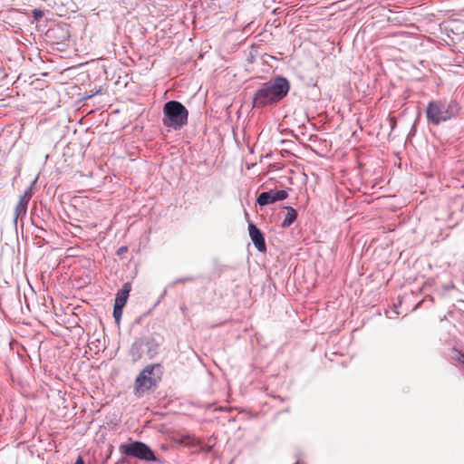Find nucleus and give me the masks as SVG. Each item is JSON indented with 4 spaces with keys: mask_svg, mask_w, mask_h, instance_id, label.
<instances>
[{
    "mask_svg": "<svg viewBox=\"0 0 464 464\" xmlns=\"http://www.w3.org/2000/svg\"><path fill=\"white\" fill-rule=\"evenodd\" d=\"M453 353H454V359H456L459 362L462 370H464V353H460L458 350H454Z\"/></svg>",
    "mask_w": 464,
    "mask_h": 464,
    "instance_id": "obj_13",
    "label": "nucleus"
},
{
    "mask_svg": "<svg viewBox=\"0 0 464 464\" xmlns=\"http://www.w3.org/2000/svg\"><path fill=\"white\" fill-rule=\"evenodd\" d=\"M120 451L129 457H133L145 461H158L152 450L141 441H132L129 444H121Z\"/></svg>",
    "mask_w": 464,
    "mask_h": 464,
    "instance_id": "obj_5",
    "label": "nucleus"
},
{
    "mask_svg": "<svg viewBox=\"0 0 464 464\" xmlns=\"http://www.w3.org/2000/svg\"><path fill=\"white\" fill-rule=\"evenodd\" d=\"M460 111V106L453 99H442L430 101L425 110L429 124L437 126L441 122L455 118Z\"/></svg>",
    "mask_w": 464,
    "mask_h": 464,
    "instance_id": "obj_2",
    "label": "nucleus"
},
{
    "mask_svg": "<svg viewBox=\"0 0 464 464\" xmlns=\"http://www.w3.org/2000/svg\"><path fill=\"white\" fill-rule=\"evenodd\" d=\"M128 251V247L125 246H121L118 250H117V255L118 256H122L123 254H125L126 252Z\"/></svg>",
    "mask_w": 464,
    "mask_h": 464,
    "instance_id": "obj_16",
    "label": "nucleus"
},
{
    "mask_svg": "<svg viewBox=\"0 0 464 464\" xmlns=\"http://www.w3.org/2000/svg\"><path fill=\"white\" fill-rule=\"evenodd\" d=\"M32 198V190L31 188H27L24 195H22L19 198V200L16 204L15 209H14V222H17L18 218H22L25 217L27 212V205Z\"/></svg>",
    "mask_w": 464,
    "mask_h": 464,
    "instance_id": "obj_9",
    "label": "nucleus"
},
{
    "mask_svg": "<svg viewBox=\"0 0 464 464\" xmlns=\"http://www.w3.org/2000/svg\"><path fill=\"white\" fill-rule=\"evenodd\" d=\"M160 368V364H151L146 366L138 375L135 381V389L137 392H144L157 386L160 377L153 376L154 370Z\"/></svg>",
    "mask_w": 464,
    "mask_h": 464,
    "instance_id": "obj_6",
    "label": "nucleus"
},
{
    "mask_svg": "<svg viewBox=\"0 0 464 464\" xmlns=\"http://www.w3.org/2000/svg\"><path fill=\"white\" fill-rule=\"evenodd\" d=\"M130 290H131V285L130 282H126L125 284H123L122 287L120 290H118V292L116 294L114 304H120L121 306H125Z\"/></svg>",
    "mask_w": 464,
    "mask_h": 464,
    "instance_id": "obj_10",
    "label": "nucleus"
},
{
    "mask_svg": "<svg viewBox=\"0 0 464 464\" xmlns=\"http://www.w3.org/2000/svg\"><path fill=\"white\" fill-rule=\"evenodd\" d=\"M192 280H193L192 277H182V278H178L177 280H175L174 284L186 283V282H189V281H192Z\"/></svg>",
    "mask_w": 464,
    "mask_h": 464,
    "instance_id": "obj_15",
    "label": "nucleus"
},
{
    "mask_svg": "<svg viewBox=\"0 0 464 464\" xmlns=\"http://www.w3.org/2000/svg\"><path fill=\"white\" fill-rule=\"evenodd\" d=\"M249 237L259 252L266 250V241L262 231L253 223L248 224Z\"/></svg>",
    "mask_w": 464,
    "mask_h": 464,
    "instance_id": "obj_8",
    "label": "nucleus"
},
{
    "mask_svg": "<svg viewBox=\"0 0 464 464\" xmlns=\"http://www.w3.org/2000/svg\"><path fill=\"white\" fill-rule=\"evenodd\" d=\"M287 197L288 193L285 189H270L268 191L261 192L256 198V203L260 207H264L270 204H274L277 201H282L285 199Z\"/></svg>",
    "mask_w": 464,
    "mask_h": 464,
    "instance_id": "obj_7",
    "label": "nucleus"
},
{
    "mask_svg": "<svg viewBox=\"0 0 464 464\" xmlns=\"http://www.w3.org/2000/svg\"><path fill=\"white\" fill-rule=\"evenodd\" d=\"M123 307L124 306H121L120 304H114L113 305V317H114L116 323H118V324L121 321V315H122Z\"/></svg>",
    "mask_w": 464,
    "mask_h": 464,
    "instance_id": "obj_12",
    "label": "nucleus"
},
{
    "mask_svg": "<svg viewBox=\"0 0 464 464\" xmlns=\"http://www.w3.org/2000/svg\"><path fill=\"white\" fill-rule=\"evenodd\" d=\"M159 351V343L153 337H141L136 340L130 350L133 362H137L146 354L150 359L155 357Z\"/></svg>",
    "mask_w": 464,
    "mask_h": 464,
    "instance_id": "obj_4",
    "label": "nucleus"
},
{
    "mask_svg": "<svg viewBox=\"0 0 464 464\" xmlns=\"http://www.w3.org/2000/svg\"><path fill=\"white\" fill-rule=\"evenodd\" d=\"M43 16H44V11H42L41 9H34L33 11V17L35 20H40Z\"/></svg>",
    "mask_w": 464,
    "mask_h": 464,
    "instance_id": "obj_14",
    "label": "nucleus"
},
{
    "mask_svg": "<svg viewBox=\"0 0 464 464\" xmlns=\"http://www.w3.org/2000/svg\"><path fill=\"white\" fill-rule=\"evenodd\" d=\"M285 209L287 210V213L282 222V227L285 228L289 227L297 218V212L294 208L285 207Z\"/></svg>",
    "mask_w": 464,
    "mask_h": 464,
    "instance_id": "obj_11",
    "label": "nucleus"
},
{
    "mask_svg": "<svg viewBox=\"0 0 464 464\" xmlns=\"http://www.w3.org/2000/svg\"><path fill=\"white\" fill-rule=\"evenodd\" d=\"M74 464H85L83 458L82 456H79Z\"/></svg>",
    "mask_w": 464,
    "mask_h": 464,
    "instance_id": "obj_17",
    "label": "nucleus"
},
{
    "mask_svg": "<svg viewBox=\"0 0 464 464\" xmlns=\"http://www.w3.org/2000/svg\"><path fill=\"white\" fill-rule=\"evenodd\" d=\"M188 111L178 101H169L163 106L162 123L165 127L178 130L188 124Z\"/></svg>",
    "mask_w": 464,
    "mask_h": 464,
    "instance_id": "obj_3",
    "label": "nucleus"
},
{
    "mask_svg": "<svg viewBox=\"0 0 464 464\" xmlns=\"http://www.w3.org/2000/svg\"><path fill=\"white\" fill-rule=\"evenodd\" d=\"M290 90L289 81L283 76H276L264 82L253 95L254 108L274 105L283 100Z\"/></svg>",
    "mask_w": 464,
    "mask_h": 464,
    "instance_id": "obj_1",
    "label": "nucleus"
}]
</instances>
